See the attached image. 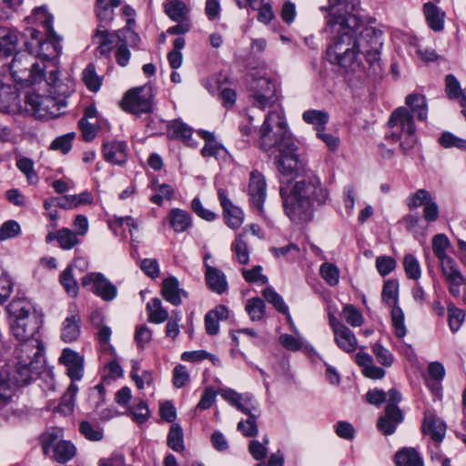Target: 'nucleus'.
<instances>
[{"label":"nucleus","mask_w":466,"mask_h":466,"mask_svg":"<svg viewBox=\"0 0 466 466\" xmlns=\"http://www.w3.org/2000/svg\"><path fill=\"white\" fill-rule=\"evenodd\" d=\"M446 429V424L434 412L431 410L424 412L421 426V431L424 434H429L434 441L441 442L445 437Z\"/></svg>","instance_id":"nucleus-20"},{"label":"nucleus","mask_w":466,"mask_h":466,"mask_svg":"<svg viewBox=\"0 0 466 466\" xmlns=\"http://www.w3.org/2000/svg\"><path fill=\"white\" fill-rule=\"evenodd\" d=\"M342 317L345 319L346 322L352 327H360L364 322L363 316L360 309L351 304H347L343 307Z\"/></svg>","instance_id":"nucleus-49"},{"label":"nucleus","mask_w":466,"mask_h":466,"mask_svg":"<svg viewBox=\"0 0 466 466\" xmlns=\"http://www.w3.org/2000/svg\"><path fill=\"white\" fill-rule=\"evenodd\" d=\"M431 199L432 197L428 190L418 189L407 198L406 205L410 210H412L420 207H424Z\"/></svg>","instance_id":"nucleus-42"},{"label":"nucleus","mask_w":466,"mask_h":466,"mask_svg":"<svg viewBox=\"0 0 466 466\" xmlns=\"http://www.w3.org/2000/svg\"><path fill=\"white\" fill-rule=\"evenodd\" d=\"M53 15L44 6L35 7L31 15L26 17L28 24L41 25L44 33L54 31Z\"/></svg>","instance_id":"nucleus-30"},{"label":"nucleus","mask_w":466,"mask_h":466,"mask_svg":"<svg viewBox=\"0 0 466 466\" xmlns=\"http://www.w3.org/2000/svg\"><path fill=\"white\" fill-rule=\"evenodd\" d=\"M445 91L450 99H458L461 96V88L457 78L450 74L445 77Z\"/></svg>","instance_id":"nucleus-58"},{"label":"nucleus","mask_w":466,"mask_h":466,"mask_svg":"<svg viewBox=\"0 0 466 466\" xmlns=\"http://www.w3.org/2000/svg\"><path fill=\"white\" fill-rule=\"evenodd\" d=\"M121 0H109L104 5H95V14L99 21L98 25H109L115 17L114 8L121 5Z\"/></svg>","instance_id":"nucleus-31"},{"label":"nucleus","mask_w":466,"mask_h":466,"mask_svg":"<svg viewBox=\"0 0 466 466\" xmlns=\"http://www.w3.org/2000/svg\"><path fill=\"white\" fill-rule=\"evenodd\" d=\"M423 13L429 27L435 31L440 32L444 27L445 13L431 2H427L423 5Z\"/></svg>","instance_id":"nucleus-24"},{"label":"nucleus","mask_w":466,"mask_h":466,"mask_svg":"<svg viewBox=\"0 0 466 466\" xmlns=\"http://www.w3.org/2000/svg\"><path fill=\"white\" fill-rule=\"evenodd\" d=\"M10 330L16 340L40 339L43 316L26 299H14L7 306Z\"/></svg>","instance_id":"nucleus-6"},{"label":"nucleus","mask_w":466,"mask_h":466,"mask_svg":"<svg viewBox=\"0 0 466 466\" xmlns=\"http://www.w3.org/2000/svg\"><path fill=\"white\" fill-rule=\"evenodd\" d=\"M75 138V133H68L56 137L51 144V148L60 150L63 154H67L72 148V141Z\"/></svg>","instance_id":"nucleus-61"},{"label":"nucleus","mask_w":466,"mask_h":466,"mask_svg":"<svg viewBox=\"0 0 466 466\" xmlns=\"http://www.w3.org/2000/svg\"><path fill=\"white\" fill-rule=\"evenodd\" d=\"M20 231V225L16 221H6L0 227V241H4L18 236Z\"/></svg>","instance_id":"nucleus-60"},{"label":"nucleus","mask_w":466,"mask_h":466,"mask_svg":"<svg viewBox=\"0 0 466 466\" xmlns=\"http://www.w3.org/2000/svg\"><path fill=\"white\" fill-rule=\"evenodd\" d=\"M382 302L391 308V321L396 337L402 339L406 333L404 323V313L398 305L399 301V281L389 279L384 282L381 292Z\"/></svg>","instance_id":"nucleus-11"},{"label":"nucleus","mask_w":466,"mask_h":466,"mask_svg":"<svg viewBox=\"0 0 466 466\" xmlns=\"http://www.w3.org/2000/svg\"><path fill=\"white\" fill-rule=\"evenodd\" d=\"M29 52L15 54L9 67L12 77L17 84L29 86L46 78V66H41Z\"/></svg>","instance_id":"nucleus-9"},{"label":"nucleus","mask_w":466,"mask_h":466,"mask_svg":"<svg viewBox=\"0 0 466 466\" xmlns=\"http://www.w3.org/2000/svg\"><path fill=\"white\" fill-rule=\"evenodd\" d=\"M147 309L148 311V321L152 323H163L168 319V312L162 306V302L158 298L152 299L147 304Z\"/></svg>","instance_id":"nucleus-34"},{"label":"nucleus","mask_w":466,"mask_h":466,"mask_svg":"<svg viewBox=\"0 0 466 466\" xmlns=\"http://www.w3.org/2000/svg\"><path fill=\"white\" fill-rule=\"evenodd\" d=\"M402 266L406 277L409 279L418 281L422 274L421 267L419 259L411 253H408L404 256L402 260Z\"/></svg>","instance_id":"nucleus-37"},{"label":"nucleus","mask_w":466,"mask_h":466,"mask_svg":"<svg viewBox=\"0 0 466 466\" xmlns=\"http://www.w3.org/2000/svg\"><path fill=\"white\" fill-rule=\"evenodd\" d=\"M79 431L89 441H98L103 439V431L86 420L80 423Z\"/></svg>","instance_id":"nucleus-55"},{"label":"nucleus","mask_w":466,"mask_h":466,"mask_svg":"<svg viewBox=\"0 0 466 466\" xmlns=\"http://www.w3.org/2000/svg\"><path fill=\"white\" fill-rule=\"evenodd\" d=\"M170 227L177 233H182L187 230L192 225L191 215L180 208H172L168 213Z\"/></svg>","instance_id":"nucleus-26"},{"label":"nucleus","mask_w":466,"mask_h":466,"mask_svg":"<svg viewBox=\"0 0 466 466\" xmlns=\"http://www.w3.org/2000/svg\"><path fill=\"white\" fill-rule=\"evenodd\" d=\"M192 134V128L179 119L173 120L167 125V137L170 139L188 141Z\"/></svg>","instance_id":"nucleus-29"},{"label":"nucleus","mask_w":466,"mask_h":466,"mask_svg":"<svg viewBox=\"0 0 466 466\" xmlns=\"http://www.w3.org/2000/svg\"><path fill=\"white\" fill-rule=\"evenodd\" d=\"M115 36L118 42L131 46H137L141 41L140 36L134 31L133 26H125L115 32Z\"/></svg>","instance_id":"nucleus-43"},{"label":"nucleus","mask_w":466,"mask_h":466,"mask_svg":"<svg viewBox=\"0 0 466 466\" xmlns=\"http://www.w3.org/2000/svg\"><path fill=\"white\" fill-rule=\"evenodd\" d=\"M59 71L51 70L46 78L49 86L48 95L28 94L25 104L32 113L38 117L55 118L61 115V109L66 106V97L70 96L71 87L59 79Z\"/></svg>","instance_id":"nucleus-5"},{"label":"nucleus","mask_w":466,"mask_h":466,"mask_svg":"<svg viewBox=\"0 0 466 466\" xmlns=\"http://www.w3.org/2000/svg\"><path fill=\"white\" fill-rule=\"evenodd\" d=\"M152 97L149 88L139 86L127 91L120 105L126 112L134 115L147 114L153 110Z\"/></svg>","instance_id":"nucleus-12"},{"label":"nucleus","mask_w":466,"mask_h":466,"mask_svg":"<svg viewBox=\"0 0 466 466\" xmlns=\"http://www.w3.org/2000/svg\"><path fill=\"white\" fill-rule=\"evenodd\" d=\"M232 250L236 253L238 260L240 264H247L249 260V253L247 243L241 238V236L238 237L231 247Z\"/></svg>","instance_id":"nucleus-59"},{"label":"nucleus","mask_w":466,"mask_h":466,"mask_svg":"<svg viewBox=\"0 0 466 466\" xmlns=\"http://www.w3.org/2000/svg\"><path fill=\"white\" fill-rule=\"evenodd\" d=\"M252 105L261 110L276 105L280 97V87L275 79L267 76L253 78L248 84Z\"/></svg>","instance_id":"nucleus-10"},{"label":"nucleus","mask_w":466,"mask_h":466,"mask_svg":"<svg viewBox=\"0 0 466 466\" xmlns=\"http://www.w3.org/2000/svg\"><path fill=\"white\" fill-rule=\"evenodd\" d=\"M18 42L15 31L7 27H0V55L9 56L16 50Z\"/></svg>","instance_id":"nucleus-27"},{"label":"nucleus","mask_w":466,"mask_h":466,"mask_svg":"<svg viewBox=\"0 0 466 466\" xmlns=\"http://www.w3.org/2000/svg\"><path fill=\"white\" fill-rule=\"evenodd\" d=\"M248 194L252 207L255 208L259 214H262L264 212V203L267 197V183L265 177L258 170L250 172Z\"/></svg>","instance_id":"nucleus-15"},{"label":"nucleus","mask_w":466,"mask_h":466,"mask_svg":"<svg viewBox=\"0 0 466 466\" xmlns=\"http://www.w3.org/2000/svg\"><path fill=\"white\" fill-rule=\"evenodd\" d=\"M302 119L307 124L313 125L316 132H318V130L326 127L329 116L326 111L310 109L302 114Z\"/></svg>","instance_id":"nucleus-36"},{"label":"nucleus","mask_w":466,"mask_h":466,"mask_svg":"<svg viewBox=\"0 0 466 466\" xmlns=\"http://www.w3.org/2000/svg\"><path fill=\"white\" fill-rule=\"evenodd\" d=\"M60 282L68 295L71 297L77 296L78 284L73 277L71 266L66 267V268L61 273Z\"/></svg>","instance_id":"nucleus-48"},{"label":"nucleus","mask_w":466,"mask_h":466,"mask_svg":"<svg viewBox=\"0 0 466 466\" xmlns=\"http://www.w3.org/2000/svg\"><path fill=\"white\" fill-rule=\"evenodd\" d=\"M76 451V449L73 443L68 441H59L54 446L52 458L59 463H66L75 457Z\"/></svg>","instance_id":"nucleus-33"},{"label":"nucleus","mask_w":466,"mask_h":466,"mask_svg":"<svg viewBox=\"0 0 466 466\" xmlns=\"http://www.w3.org/2000/svg\"><path fill=\"white\" fill-rule=\"evenodd\" d=\"M67 370V375L73 380H80L83 377L84 360L77 352L71 349H65L59 358Z\"/></svg>","instance_id":"nucleus-19"},{"label":"nucleus","mask_w":466,"mask_h":466,"mask_svg":"<svg viewBox=\"0 0 466 466\" xmlns=\"http://www.w3.org/2000/svg\"><path fill=\"white\" fill-rule=\"evenodd\" d=\"M406 106H400L392 111L388 126L390 132L386 138L393 142H400L404 153L414 147L417 143L416 125L414 116L420 121H425L428 116V105L426 97L420 94H410L406 96Z\"/></svg>","instance_id":"nucleus-4"},{"label":"nucleus","mask_w":466,"mask_h":466,"mask_svg":"<svg viewBox=\"0 0 466 466\" xmlns=\"http://www.w3.org/2000/svg\"><path fill=\"white\" fill-rule=\"evenodd\" d=\"M328 25L337 34L327 49V58L338 66L344 76L351 81L365 75V66L360 56L362 54L374 74L380 69L382 32L365 26L356 15L348 11L349 0H329Z\"/></svg>","instance_id":"nucleus-1"},{"label":"nucleus","mask_w":466,"mask_h":466,"mask_svg":"<svg viewBox=\"0 0 466 466\" xmlns=\"http://www.w3.org/2000/svg\"><path fill=\"white\" fill-rule=\"evenodd\" d=\"M289 176L296 177L295 182L281 185L279 189L285 213L293 223H308L313 219L316 208L328 203L329 192L320 178L313 171H305L304 167L295 174L285 175Z\"/></svg>","instance_id":"nucleus-2"},{"label":"nucleus","mask_w":466,"mask_h":466,"mask_svg":"<svg viewBox=\"0 0 466 466\" xmlns=\"http://www.w3.org/2000/svg\"><path fill=\"white\" fill-rule=\"evenodd\" d=\"M189 380V374L184 365L178 364L173 370V384L179 389L184 387Z\"/></svg>","instance_id":"nucleus-63"},{"label":"nucleus","mask_w":466,"mask_h":466,"mask_svg":"<svg viewBox=\"0 0 466 466\" xmlns=\"http://www.w3.org/2000/svg\"><path fill=\"white\" fill-rule=\"evenodd\" d=\"M83 287L92 284L91 291L104 301H112L117 296V289L102 273H88L81 279Z\"/></svg>","instance_id":"nucleus-13"},{"label":"nucleus","mask_w":466,"mask_h":466,"mask_svg":"<svg viewBox=\"0 0 466 466\" xmlns=\"http://www.w3.org/2000/svg\"><path fill=\"white\" fill-rule=\"evenodd\" d=\"M83 80L87 88L92 92H96L100 86L101 80L96 74L95 66L89 64L83 72Z\"/></svg>","instance_id":"nucleus-52"},{"label":"nucleus","mask_w":466,"mask_h":466,"mask_svg":"<svg viewBox=\"0 0 466 466\" xmlns=\"http://www.w3.org/2000/svg\"><path fill=\"white\" fill-rule=\"evenodd\" d=\"M164 8L165 13L173 21L188 18V9L181 0H166Z\"/></svg>","instance_id":"nucleus-35"},{"label":"nucleus","mask_w":466,"mask_h":466,"mask_svg":"<svg viewBox=\"0 0 466 466\" xmlns=\"http://www.w3.org/2000/svg\"><path fill=\"white\" fill-rule=\"evenodd\" d=\"M82 319L76 303L68 306L67 316L61 327V339L66 343H72L78 339L81 334Z\"/></svg>","instance_id":"nucleus-14"},{"label":"nucleus","mask_w":466,"mask_h":466,"mask_svg":"<svg viewBox=\"0 0 466 466\" xmlns=\"http://www.w3.org/2000/svg\"><path fill=\"white\" fill-rule=\"evenodd\" d=\"M205 280L208 289L219 295L225 293L228 289V285L224 272L211 267L208 263H205Z\"/></svg>","instance_id":"nucleus-22"},{"label":"nucleus","mask_w":466,"mask_h":466,"mask_svg":"<svg viewBox=\"0 0 466 466\" xmlns=\"http://www.w3.org/2000/svg\"><path fill=\"white\" fill-rule=\"evenodd\" d=\"M404 420V413L397 405H386L384 414L377 420L378 430L386 436L392 435Z\"/></svg>","instance_id":"nucleus-16"},{"label":"nucleus","mask_w":466,"mask_h":466,"mask_svg":"<svg viewBox=\"0 0 466 466\" xmlns=\"http://www.w3.org/2000/svg\"><path fill=\"white\" fill-rule=\"evenodd\" d=\"M396 267V259L390 256H379L376 258V268L382 277L389 275Z\"/></svg>","instance_id":"nucleus-53"},{"label":"nucleus","mask_w":466,"mask_h":466,"mask_svg":"<svg viewBox=\"0 0 466 466\" xmlns=\"http://www.w3.org/2000/svg\"><path fill=\"white\" fill-rule=\"evenodd\" d=\"M246 310L251 320L258 321L263 318L265 314V302L258 297L249 299L246 304Z\"/></svg>","instance_id":"nucleus-41"},{"label":"nucleus","mask_w":466,"mask_h":466,"mask_svg":"<svg viewBox=\"0 0 466 466\" xmlns=\"http://www.w3.org/2000/svg\"><path fill=\"white\" fill-rule=\"evenodd\" d=\"M319 274L331 287L338 285L339 281V270L335 264L325 262L319 268Z\"/></svg>","instance_id":"nucleus-47"},{"label":"nucleus","mask_w":466,"mask_h":466,"mask_svg":"<svg viewBox=\"0 0 466 466\" xmlns=\"http://www.w3.org/2000/svg\"><path fill=\"white\" fill-rule=\"evenodd\" d=\"M372 352L379 363L382 366L390 367L392 365L394 358L391 352L380 343H375L372 347Z\"/></svg>","instance_id":"nucleus-56"},{"label":"nucleus","mask_w":466,"mask_h":466,"mask_svg":"<svg viewBox=\"0 0 466 466\" xmlns=\"http://www.w3.org/2000/svg\"><path fill=\"white\" fill-rule=\"evenodd\" d=\"M161 295L165 300L173 306H179L182 303V298H187L188 293L181 289L176 277L170 276L162 281Z\"/></svg>","instance_id":"nucleus-21"},{"label":"nucleus","mask_w":466,"mask_h":466,"mask_svg":"<svg viewBox=\"0 0 466 466\" xmlns=\"http://www.w3.org/2000/svg\"><path fill=\"white\" fill-rule=\"evenodd\" d=\"M218 196L221 207L223 208L226 224L233 229L238 228L243 222L242 210L233 205V203L228 198L227 193L223 188H219L218 190Z\"/></svg>","instance_id":"nucleus-18"},{"label":"nucleus","mask_w":466,"mask_h":466,"mask_svg":"<svg viewBox=\"0 0 466 466\" xmlns=\"http://www.w3.org/2000/svg\"><path fill=\"white\" fill-rule=\"evenodd\" d=\"M258 417L259 416L251 415L248 416V418L246 420H240L237 426L238 431L248 438L257 436L258 433L257 419Z\"/></svg>","instance_id":"nucleus-50"},{"label":"nucleus","mask_w":466,"mask_h":466,"mask_svg":"<svg viewBox=\"0 0 466 466\" xmlns=\"http://www.w3.org/2000/svg\"><path fill=\"white\" fill-rule=\"evenodd\" d=\"M128 410L132 413L134 420L139 424L146 422L150 414L147 404L143 400L128 407Z\"/></svg>","instance_id":"nucleus-57"},{"label":"nucleus","mask_w":466,"mask_h":466,"mask_svg":"<svg viewBox=\"0 0 466 466\" xmlns=\"http://www.w3.org/2000/svg\"><path fill=\"white\" fill-rule=\"evenodd\" d=\"M441 272L450 285H461L464 278L456 261L450 256L440 258Z\"/></svg>","instance_id":"nucleus-25"},{"label":"nucleus","mask_w":466,"mask_h":466,"mask_svg":"<svg viewBox=\"0 0 466 466\" xmlns=\"http://www.w3.org/2000/svg\"><path fill=\"white\" fill-rule=\"evenodd\" d=\"M397 466H423L420 454L413 448H402L395 454Z\"/></svg>","instance_id":"nucleus-32"},{"label":"nucleus","mask_w":466,"mask_h":466,"mask_svg":"<svg viewBox=\"0 0 466 466\" xmlns=\"http://www.w3.org/2000/svg\"><path fill=\"white\" fill-rule=\"evenodd\" d=\"M451 242L445 234H437L432 238V250L438 259L447 257L446 250Z\"/></svg>","instance_id":"nucleus-51"},{"label":"nucleus","mask_w":466,"mask_h":466,"mask_svg":"<svg viewBox=\"0 0 466 466\" xmlns=\"http://www.w3.org/2000/svg\"><path fill=\"white\" fill-rule=\"evenodd\" d=\"M18 341L19 345L15 350L17 362L14 380L17 385L25 386L33 380L34 375L38 374L45 348L42 339Z\"/></svg>","instance_id":"nucleus-7"},{"label":"nucleus","mask_w":466,"mask_h":466,"mask_svg":"<svg viewBox=\"0 0 466 466\" xmlns=\"http://www.w3.org/2000/svg\"><path fill=\"white\" fill-rule=\"evenodd\" d=\"M335 342L338 347L345 352L350 353L356 350L358 346L357 339L347 326L334 333Z\"/></svg>","instance_id":"nucleus-28"},{"label":"nucleus","mask_w":466,"mask_h":466,"mask_svg":"<svg viewBox=\"0 0 466 466\" xmlns=\"http://www.w3.org/2000/svg\"><path fill=\"white\" fill-rule=\"evenodd\" d=\"M167 444L176 452H182L185 450L184 433L179 424L174 423L171 425L167 434Z\"/></svg>","instance_id":"nucleus-38"},{"label":"nucleus","mask_w":466,"mask_h":466,"mask_svg":"<svg viewBox=\"0 0 466 466\" xmlns=\"http://www.w3.org/2000/svg\"><path fill=\"white\" fill-rule=\"evenodd\" d=\"M106 25H97L95 34L93 35V42L97 46L96 53L101 56L109 57L114 47L113 36Z\"/></svg>","instance_id":"nucleus-23"},{"label":"nucleus","mask_w":466,"mask_h":466,"mask_svg":"<svg viewBox=\"0 0 466 466\" xmlns=\"http://www.w3.org/2000/svg\"><path fill=\"white\" fill-rule=\"evenodd\" d=\"M258 147L269 157L281 176L292 175L303 167L298 147L284 115L269 111L259 128Z\"/></svg>","instance_id":"nucleus-3"},{"label":"nucleus","mask_w":466,"mask_h":466,"mask_svg":"<svg viewBox=\"0 0 466 466\" xmlns=\"http://www.w3.org/2000/svg\"><path fill=\"white\" fill-rule=\"evenodd\" d=\"M61 431L56 428H52L41 434L40 443L46 456H48L51 451L54 450V446L59 441Z\"/></svg>","instance_id":"nucleus-40"},{"label":"nucleus","mask_w":466,"mask_h":466,"mask_svg":"<svg viewBox=\"0 0 466 466\" xmlns=\"http://www.w3.org/2000/svg\"><path fill=\"white\" fill-rule=\"evenodd\" d=\"M264 299L270 304H272L276 309L284 315L288 316V319H290V316L289 314V307L283 300V298L275 291V289L271 287H268L263 290Z\"/></svg>","instance_id":"nucleus-39"},{"label":"nucleus","mask_w":466,"mask_h":466,"mask_svg":"<svg viewBox=\"0 0 466 466\" xmlns=\"http://www.w3.org/2000/svg\"><path fill=\"white\" fill-rule=\"evenodd\" d=\"M42 33L35 27L25 29L24 35L27 39L25 46L35 58L38 57L44 61L56 59L62 53L61 37L55 31Z\"/></svg>","instance_id":"nucleus-8"},{"label":"nucleus","mask_w":466,"mask_h":466,"mask_svg":"<svg viewBox=\"0 0 466 466\" xmlns=\"http://www.w3.org/2000/svg\"><path fill=\"white\" fill-rule=\"evenodd\" d=\"M261 271V266H255L251 269L243 268L242 275L248 282H260L261 284H266L268 282V278L262 275Z\"/></svg>","instance_id":"nucleus-62"},{"label":"nucleus","mask_w":466,"mask_h":466,"mask_svg":"<svg viewBox=\"0 0 466 466\" xmlns=\"http://www.w3.org/2000/svg\"><path fill=\"white\" fill-rule=\"evenodd\" d=\"M77 234L69 228H63L58 230V244L62 249L69 250L79 244Z\"/></svg>","instance_id":"nucleus-45"},{"label":"nucleus","mask_w":466,"mask_h":466,"mask_svg":"<svg viewBox=\"0 0 466 466\" xmlns=\"http://www.w3.org/2000/svg\"><path fill=\"white\" fill-rule=\"evenodd\" d=\"M192 210L202 219L207 221H213L216 218V214L208 209H206L199 198H193L191 202Z\"/></svg>","instance_id":"nucleus-64"},{"label":"nucleus","mask_w":466,"mask_h":466,"mask_svg":"<svg viewBox=\"0 0 466 466\" xmlns=\"http://www.w3.org/2000/svg\"><path fill=\"white\" fill-rule=\"evenodd\" d=\"M103 157L113 165H124L128 157V147L125 141H109L103 144Z\"/></svg>","instance_id":"nucleus-17"},{"label":"nucleus","mask_w":466,"mask_h":466,"mask_svg":"<svg viewBox=\"0 0 466 466\" xmlns=\"http://www.w3.org/2000/svg\"><path fill=\"white\" fill-rule=\"evenodd\" d=\"M237 409L248 416H260L261 414L258 403L254 400V396L250 393H243Z\"/></svg>","instance_id":"nucleus-46"},{"label":"nucleus","mask_w":466,"mask_h":466,"mask_svg":"<svg viewBox=\"0 0 466 466\" xmlns=\"http://www.w3.org/2000/svg\"><path fill=\"white\" fill-rule=\"evenodd\" d=\"M440 144L445 147H457L466 150V140L454 136L452 133L444 132L439 138Z\"/></svg>","instance_id":"nucleus-54"},{"label":"nucleus","mask_w":466,"mask_h":466,"mask_svg":"<svg viewBox=\"0 0 466 466\" xmlns=\"http://www.w3.org/2000/svg\"><path fill=\"white\" fill-rule=\"evenodd\" d=\"M448 322L452 332L460 329L465 319V313L462 309L457 308L453 303L448 305Z\"/></svg>","instance_id":"nucleus-44"}]
</instances>
